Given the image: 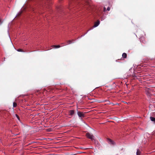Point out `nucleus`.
Returning <instances> with one entry per match:
<instances>
[{
	"mask_svg": "<svg viewBox=\"0 0 155 155\" xmlns=\"http://www.w3.org/2000/svg\"><path fill=\"white\" fill-rule=\"evenodd\" d=\"M86 136L88 138L91 139L92 140H94V136L89 133H87L86 134Z\"/></svg>",
	"mask_w": 155,
	"mask_h": 155,
	"instance_id": "f257e3e1",
	"label": "nucleus"
},
{
	"mask_svg": "<svg viewBox=\"0 0 155 155\" xmlns=\"http://www.w3.org/2000/svg\"><path fill=\"white\" fill-rule=\"evenodd\" d=\"M107 140L108 143L111 145H114L115 144V143L114 141L108 138L107 139Z\"/></svg>",
	"mask_w": 155,
	"mask_h": 155,
	"instance_id": "f03ea898",
	"label": "nucleus"
},
{
	"mask_svg": "<svg viewBox=\"0 0 155 155\" xmlns=\"http://www.w3.org/2000/svg\"><path fill=\"white\" fill-rule=\"evenodd\" d=\"M78 114L79 117H84V114H83V112H80V111H78Z\"/></svg>",
	"mask_w": 155,
	"mask_h": 155,
	"instance_id": "7ed1b4c3",
	"label": "nucleus"
},
{
	"mask_svg": "<svg viewBox=\"0 0 155 155\" xmlns=\"http://www.w3.org/2000/svg\"><path fill=\"white\" fill-rule=\"evenodd\" d=\"M100 23V21L99 20H97V21L94 23V25L93 27H96Z\"/></svg>",
	"mask_w": 155,
	"mask_h": 155,
	"instance_id": "20e7f679",
	"label": "nucleus"
},
{
	"mask_svg": "<svg viewBox=\"0 0 155 155\" xmlns=\"http://www.w3.org/2000/svg\"><path fill=\"white\" fill-rule=\"evenodd\" d=\"M74 113V110H71L69 111V115H73Z\"/></svg>",
	"mask_w": 155,
	"mask_h": 155,
	"instance_id": "39448f33",
	"label": "nucleus"
},
{
	"mask_svg": "<svg viewBox=\"0 0 155 155\" xmlns=\"http://www.w3.org/2000/svg\"><path fill=\"white\" fill-rule=\"evenodd\" d=\"M136 154V155H141V152L139 149H137V150Z\"/></svg>",
	"mask_w": 155,
	"mask_h": 155,
	"instance_id": "423d86ee",
	"label": "nucleus"
},
{
	"mask_svg": "<svg viewBox=\"0 0 155 155\" xmlns=\"http://www.w3.org/2000/svg\"><path fill=\"white\" fill-rule=\"evenodd\" d=\"M53 48H59L61 47V46L60 45H53L51 46Z\"/></svg>",
	"mask_w": 155,
	"mask_h": 155,
	"instance_id": "0eeeda50",
	"label": "nucleus"
},
{
	"mask_svg": "<svg viewBox=\"0 0 155 155\" xmlns=\"http://www.w3.org/2000/svg\"><path fill=\"white\" fill-rule=\"evenodd\" d=\"M150 118L152 121H153L155 123V118L150 117Z\"/></svg>",
	"mask_w": 155,
	"mask_h": 155,
	"instance_id": "6e6552de",
	"label": "nucleus"
},
{
	"mask_svg": "<svg viewBox=\"0 0 155 155\" xmlns=\"http://www.w3.org/2000/svg\"><path fill=\"white\" fill-rule=\"evenodd\" d=\"M122 57L124 58H126L127 57V54L126 53H124L122 54Z\"/></svg>",
	"mask_w": 155,
	"mask_h": 155,
	"instance_id": "1a4fd4ad",
	"label": "nucleus"
},
{
	"mask_svg": "<svg viewBox=\"0 0 155 155\" xmlns=\"http://www.w3.org/2000/svg\"><path fill=\"white\" fill-rule=\"evenodd\" d=\"M72 43V41L68 40V41H67V44L66 45H67L68 44H71Z\"/></svg>",
	"mask_w": 155,
	"mask_h": 155,
	"instance_id": "9d476101",
	"label": "nucleus"
},
{
	"mask_svg": "<svg viewBox=\"0 0 155 155\" xmlns=\"http://www.w3.org/2000/svg\"><path fill=\"white\" fill-rule=\"evenodd\" d=\"M17 106V104L16 102H14L13 103V107H15Z\"/></svg>",
	"mask_w": 155,
	"mask_h": 155,
	"instance_id": "9b49d317",
	"label": "nucleus"
},
{
	"mask_svg": "<svg viewBox=\"0 0 155 155\" xmlns=\"http://www.w3.org/2000/svg\"><path fill=\"white\" fill-rule=\"evenodd\" d=\"M143 38H141V40L142 41V43H143L144 44L146 43H147L146 41L145 40H143Z\"/></svg>",
	"mask_w": 155,
	"mask_h": 155,
	"instance_id": "f8f14e48",
	"label": "nucleus"
},
{
	"mask_svg": "<svg viewBox=\"0 0 155 155\" xmlns=\"http://www.w3.org/2000/svg\"><path fill=\"white\" fill-rule=\"evenodd\" d=\"M17 51H18L19 52H24L23 51V50L21 49H18L17 50Z\"/></svg>",
	"mask_w": 155,
	"mask_h": 155,
	"instance_id": "ddd939ff",
	"label": "nucleus"
},
{
	"mask_svg": "<svg viewBox=\"0 0 155 155\" xmlns=\"http://www.w3.org/2000/svg\"><path fill=\"white\" fill-rule=\"evenodd\" d=\"M22 12H19L17 15V16H19L21 14Z\"/></svg>",
	"mask_w": 155,
	"mask_h": 155,
	"instance_id": "4468645a",
	"label": "nucleus"
},
{
	"mask_svg": "<svg viewBox=\"0 0 155 155\" xmlns=\"http://www.w3.org/2000/svg\"><path fill=\"white\" fill-rule=\"evenodd\" d=\"M110 10V8L109 7H108L107 8V10L108 11H109Z\"/></svg>",
	"mask_w": 155,
	"mask_h": 155,
	"instance_id": "2eb2a0df",
	"label": "nucleus"
},
{
	"mask_svg": "<svg viewBox=\"0 0 155 155\" xmlns=\"http://www.w3.org/2000/svg\"><path fill=\"white\" fill-rule=\"evenodd\" d=\"M86 5H89V6H90V5H89V2H86Z\"/></svg>",
	"mask_w": 155,
	"mask_h": 155,
	"instance_id": "dca6fc26",
	"label": "nucleus"
},
{
	"mask_svg": "<svg viewBox=\"0 0 155 155\" xmlns=\"http://www.w3.org/2000/svg\"><path fill=\"white\" fill-rule=\"evenodd\" d=\"M106 11V8L104 7V12H105Z\"/></svg>",
	"mask_w": 155,
	"mask_h": 155,
	"instance_id": "f3484780",
	"label": "nucleus"
},
{
	"mask_svg": "<svg viewBox=\"0 0 155 155\" xmlns=\"http://www.w3.org/2000/svg\"><path fill=\"white\" fill-rule=\"evenodd\" d=\"M2 21L0 19V25L2 23Z\"/></svg>",
	"mask_w": 155,
	"mask_h": 155,
	"instance_id": "a211bd4d",
	"label": "nucleus"
},
{
	"mask_svg": "<svg viewBox=\"0 0 155 155\" xmlns=\"http://www.w3.org/2000/svg\"><path fill=\"white\" fill-rule=\"evenodd\" d=\"M48 2H47L46 5H47V6H46V8H48L47 7L48 6Z\"/></svg>",
	"mask_w": 155,
	"mask_h": 155,
	"instance_id": "6ab92c4d",
	"label": "nucleus"
},
{
	"mask_svg": "<svg viewBox=\"0 0 155 155\" xmlns=\"http://www.w3.org/2000/svg\"><path fill=\"white\" fill-rule=\"evenodd\" d=\"M90 29H90L89 30H88V31H87V32H86V33L85 34H87V32H88L89 30H90Z\"/></svg>",
	"mask_w": 155,
	"mask_h": 155,
	"instance_id": "aec40b11",
	"label": "nucleus"
},
{
	"mask_svg": "<svg viewBox=\"0 0 155 155\" xmlns=\"http://www.w3.org/2000/svg\"><path fill=\"white\" fill-rule=\"evenodd\" d=\"M16 116H17V118H18V115H16Z\"/></svg>",
	"mask_w": 155,
	"mask_h": 155,
	"instance_id": "412c9836",
	"label": "nucleus"
},
{
	"mask_svg": "<svg viewBox=\"0 0 155 155\" xmlns=\"http://www.w3.org/2000/svg\"><path fill=\"white\" fill-rule=\"evenodd\" d=\"M61 44H63V45H64V43H62Z\"/></svg>",
	"mask_w": 155,
	"mask_h": 155,
	"instance_id": "4be33fe9",
	"label": "nucleus"
},
{
	"mask_svg": "<svg viewBox=\"0 0 155 155\" xmlns=\"http://www.w3.org/2000/svg\"><path fill=\"white\" fill-rule=\"evenodd\" d=\"M61 44H63V45H64V43H62Z\"/></svg>",
	"mask_w": 155,
	"mask_h": 155,
	"instance_id": "5701e85b",
	"label": "nucleus"
},
{
	"mask_svg": "<svg viewBox=\"0 0 155 155\" xmlns=\"http://www.w3.org/2000/svg\"><path fill=\"white\" fill-rule=\"evenodd\" d=\"M88 1H89L90 0H88Z\"/></svg>",
	"mask_w": 155,
	"mask_h": 155,
	"instance_id": "b1692460",
	"label": "nucleus"
}]
</instances>
